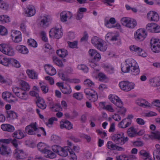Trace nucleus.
I'll return each mask as SVG.
<instances>
[{
	"mask_svg": "<svg viewBox=\"0 0 160 160\" xmlns=\"http://www.w3.org/2000/svg\"><path fill=\"white\" fill-rule=\"evenodd\" d=\"M73 97L79 100L82 99L83 98V94L81 92L74 93L73 95Z\"/></svg>",
	"mask_w": 160,
	"mask_h": 160,
	"instance_id": "61",
	"label": "nucleus"
},
{
	"mask_svg": "<svg viewBox=\"0 0 160 160\" xmlns=\"http://www.w3.org/2000/svg\"><path fill=\"white\" fill-rule=\"evenodd\" d=\"M130 18L127 17H123L121 20V22L122 24L126 27H127L128 24L130 21Z\"/></svg>",
	"mask_w": 160,
	"mask_h": 160,
	"instance_id": "54",
	"label": "nucleus"
},
{
	"mask_svg": "<svg viewBox=\"0 0 160 160\" xmlns=\"http://www.w3.org/2000/svg\"><path fill=\"white\" fill-rule=\"evenodd\" d=\"M153 154L154 160H160V150L154 151Z\"/></svg>",
	"mask_w": 160,
	"mask_h": 160,
	"instance_id": "59",
	"label": "nucleus"
},
{
	"mask_svg": "<svg viewBox=\"0 0 160 160\" xmlns=\"http://www.w3.org/2000/svg\"><path fill=\"white\" fill-rule=\"evenodd\" d=\"M0 51L3 53L9 56H13L15 54L13 48L7 44H0Z\"/></svg>",
	"mask_w": 160,
	"mask_h": 160,
	"instance_id": "4",
	"label": "nucleus"
},
{
	"mask_svg": "<svg viewBox=\"0 0 160 160\" xmlns=\"http://www.w3.org/2000/svg\"><path fill=\"white\" fill-rule=\"evenodd\" d=\"M98 77L100 81L104 82L108 79V77L103 73L99 72L98 74Z\"/></svg>",
	"mask_w": 160,
	"mask_h": 160,
	"instance_id": "55",
	"label": "nucleus"
},
{
	"mask_svg": "<svg viewBox=\"0 0 160 160\" xmlns=\"http://www.w3.org/2000/svg\"><path fill=\"white\" fill-rule=\"evenodd\" d=\"M51 109L53 111L58 112L61 111L62 108L60 103H54Z\"/></svg>",
	"mask_w": 160,
	"mask_h": 160,
	"instance_id": "51",
	"label": "nucleus"
},
{
	"mask_svg": "<svg viewBox=\"0 0 160 160\" xmlns=\"http://www.w3.org/2000/svg\"><path fill=\"white\" fill-rule=\"evenodd\" d=\"M130 21L128 24V28H133L137 25V22L134 19H131L130 18Z\"/></svg>",
	"mask_w": 160,
	"mask_h": 160,
	"instance_id": "49",
	"label": "nucleus"
},
{
	"mask_svg": "<svg viewBox=\"0 0 160 160\" xmlns=\"http://www.w3.org/2000/svg\"><path fill=\"white\" fill-rule=\"evenodd\" d=\"M109 35V34H107L106 35V38L107 39L110 38L109 40L111 41L114 44H115L116 43V44H117V42H118L120 41L119 36L117 35H114L113 36L110 37Z\"/></svg>",
	"mask_w": 160,
	"mask_h": 160,
	"instance_id": "35",
	"label": "nucleus"
},
{
	"mask_svg": "<svg viewBox=\"0 0 160 160\" xmlns=\"http://www.w3.org/2000/svg\"><path fill=\"white\" fill-rule=\"evenodd\" d=\"M61 147L56 145H53L52 146V150L54 152L58 153V154L59 153V151H60V149H61Z\"/></svg>",
	"mask_w": 160,
	"mask_h": 160,
	"instance_id": "62",
	"label": "nucleus"
},
{
	"mask_svg": "<svg viewBox=\"0 0 160 160\" xmlns=\"http://www.w3.org/2000/svg\"><path fill=\"white\" fill-rule=\"evenodd\" d=\"M25 91L21 88L16 96L22 100H26L27 98L28 95Z\"/></svg>",
	"mask_w": 160,
	"mask_h": 160,
	"instance_id": "31",
	"label": "nucleus"
},
{
	"mask_svg": "<svg viewBox=\"0 0 160 160\" xmlns=\"http://www.w3.org/2000/svg\"><path fill=\"white\" fill-rule=\"evenodd\" d=\"M151 139L160 141V132L158 131L151 132Z\"/></svg>",
	"mask_w": 160,
	"mask_h": 160,
	"instance_id": "38",
	"label": "nucleus"
},
{
	"mask_svg": "<svg viewBox=\"0 0 160 160\" xmlns=\"http://www.w3.org/2000/svg\"><path fill=\"white\" fill-rule=\"evenodd\" d=\"M10 22L9 17L6 15H0V22L2 24L8 23Z\"/></svg>",
	"mask_w": 160,
	"mask_h": 160,
	"instance_id": "43",
	"label": "nucleus"
},
{
	"mask_svg": "<svg viewBox=\"0 0 160 160\" xmlns=\"http://www.w3.org/2000/svg\"><path fill=\"white\" fill-rule=\"evenodd\" d=\"M108 98L111 102L115 104L119 108L123 106V102L120 98L117 96H113L112 95H109Z\"/></svg>",
	"mask_w": 160,
	"mask_h": 160,
	"instance_id": "14",
	"label": "nucleus"
},
{
	"mask_svg": "<svg viewBox=\"0 0 160 160\" xmlns=\"http://www.w3.org/2000/svg\"><path fill=\"white\" fill-rule=\"evenodd\" d=\"M132 60L133 59H128L125 60V63L121 64V69L122 72L125 73L130 72V68L132 66Z\"/></svg>",
	"mask_w": 160,
	"mask_h": 160,
	"instance_id": "11",
	"label": "nucleus"
},
{
	"mask_svg": "<svg viewBox=\"0 0 160 160\" xmlns=\"http://www.w3.org/2000/svg\"><path fill=\"white\" fill-rule=\"evenodd\" d=\"M132 66L130 68V73L133 76H137L139 74L140 69L138 64L134 60H132Z\"/></svg>",
	"mask_w": 160,
	"mask_h": 160,
	"instance_id": "15",
	"label": "nucleus"
},
{
	"mask_svg": "<svg viewBox=\"0 0 160 160\" xmlns=\"http://www.w3.org/2000/svg\"><path fill=\"white\" fill-rule=\"evenodd\" d=\"M62 36V30L56 27L52 28L49 32V36L51 38L59 39Z\"/></svg>",
	"mask_w": 160,
	"mask_h": 160,
	"instance_id": "10",
	"label": "nucleus"
},
{
	"mask_svg": "<svg viewBox=\"0 0 160 160\" xmlns=\"http://www.w3.org/2000/svg\"><path fill=\"white\" fill-rule=\"evenodd\" d=\"M38 150L43 153H44L48 149L47 145L42 142H39L37 146Z\"/></svg>",
	"mask_w": 160,
	"mask_h": 160,
	"instance_id": "32",
	"label": "nucleus"
},
{
	"mask_svg": "<svg viewBox=\"0 0 160 160\" xmlns=\"http://www.w3.org/2000/svg\"><path fill=\"white\" fill-rule=\"evenodd\" d=\"M28 43L29 46L34 48H36L38 46L36 42L34 39L32 38H30L28 40Z\"/></svg>",
	"mask_w": 160,
	"mask_h": 160,
	"instance_id": "52",
	"label": "nucleus"
},
{
	"mask_svg": "<svg viewBox=\"0 0 160 160\" xmlns=\"http://www.w3.org/2000/svg\"><path fill=\"white\" fill-rule=\"evenodd\" d=\"M56 53L58 56L61 58L65 57L68 55L67 51L64 49L57 50Z\"/></svg>",
	"mask_w": 160,
	"mask_h": 160,
	"instance_id": "42",
	"label": "nucleus"
},
{
	"mask_svg": "<svg viewBox=\"0 0 160 160\" xmlns=\"http://www.w3.org/2000/svg\"><path fill=\"white\" fill-rule=\"evenodd\" d=\"M60 90L62 92L65 94H69L72 92V89L69 86L61 88Z\"/></svg>",
	"mask_w": 160,
	"mask_h": 160,
	"instance_id": "48",
	"label": "nucleus"
},
{
	"mask_svg": "<svg viewBox=\"0 0 160 160\" xmlns=\"http://www.w3.org/2000/svg\"><path fill=\"white\" fill-rule=\"evenodd\" d=\"M98 61H92V60H91L89 62V65L95 70H96V67L98 66V64L97 62Z\"/></svg>",
	"mask_w": 160,
	"mask_h": 160,
	"instance_id": "60",
	"label": "nucleus"
},
{
	"mask_svg": "<svg viewBox=\"0 0 160 160\" xmlns=\"http://www.w3.org/2000/svg\"><path fill=\"white\" fill-rule=\"evenodd\" d=\"M130 50L132 51L135 52L137 53L138 55L143 57L146 56L147 54L141 48L137 46L132 45L129 47Z\"/></svg>",
	"mask_w": 160,
	"mask_h": 160,
	"instance_id": "16",
	"label": "nucleus"
},
{
	"mask_svg": "<svg viewBox=\"0 0 160 160\" xmlns=\"http://www.w3.org/2000/svg\"><path fill=\"white\" fill-rule=\"evenodd\" d=\"M140 155L142 156V158L144 160H150V157L149 153L146 151L142 150L139 152Z\"/></svg>",
	"mask_w": 160,
	"mask_h": 160,
	"instance_id": "44",
	"label": "nucleus"
},
{
	"mask_svg": "<svg viewBox=\"0 0 160 160\" xmlns=\"http://www.w3.org/2000/svg\"><path fill=\"white\" fill-rule=\"evenodd\" d=\"M151 85L154 87L160 85V77H156L151 80Z\"/></svg>",
	"mask_w": 160,
	"mask_h": 160,
	"instance_id": "36",
	"label": "nucleus"
},
{
	"mask_svg": "<svg viewBox=\"0 0 160 160\" xmlns=\"http://www.w3.org/2000/svg\"><path fill=\"white\" fill-rule=\"evenodd\" d=\"M151 32L158 33L160 32V26L154 23H151Z\"/></svg>",
	"mask_w": 160,
	"mask_h": 160,
	"instance_id": "33",
	"label": "nucleus"
},
{
	"mask_svg": "<svg viewBox=\"0 0 160 160\" xmlns=\"http://www.w3.org/2000/svg\"><path fill=\"white\" fill-rule=\"evenodd\" d=\"M26 73L29 78L32 79L38 78V75L34 71L28 69L26 71Z\"/></svg>",
	"mask_w": 160,
	"mask_h": 160,
	"instance_id": "40",
	"label": "nucleus"
},
{
	"mask_svg": "<svg viewBox=\"0 0 160 160\" xmlns=\"http://www.w3.org/2000/svg\"><path fill=\"white\" fill-rule=\"evenodd\" d=\"M12 136L13 137L18 139H21L24 137L23 132L19 129L15 131L12 134Z\"/></svg>",
	"mask_w": 160,
	"mask_h": 160,
	"instance_id": "28",
	"label": "nucleus"
},
{
	"mask_svg": "<svg viewBox=\"0 0 160 160\" xmlns=\"http://www.w3.org/2000/svg\"><path fill=\"white\" fill-rule=\"evenodd\" d=\"M50 19L49 16L47 15L43 16L41 18V19L39 23L41 27L43 28H45L49 26V22Z\"/></svg>",
	"mask_w": 160,
	"mask_h": 160,
	"instance_id": "21",
	"label": "nucleus"
},
{
	"mask_svg": "<svg viewBox=\"0 0 160 160\" xmlns=\"http://www.w3.org/2000/svg\"><path fill=\"white\" fill-rule=\"evenodd\" d=\"M0 128L3 131L9 132H12L15 130V128L13 125L8 123L2 124L1 125Z\"/></svg>",
	"mask_w": 160,
	"mask_h": 160,
	"instance_id": "22",
	"label": "nucleus"
},
{
	"mask_svg": "<svg viewBox=\"0 0 160 160\" xmlns=\"http://www.w3.org/2000/svg\"><path fill=\"white\" fill-rule=\"evenodd\" d=\"M6 117L7 118L14 119L17 118V114L12 111H7L6 112Z\"/></svg>",
	"mask_w": 160,
	"mask_h": 160,
	"instance_id": "39",
	"label": "nucleus"
},
{
	"mask_svg": "<svg viewBox=\"0 0 160 160\" xmlns=\"http://www.w3.org/2000/svg\"><path fill=\"white\" fill-rule=\"evenodd\" d=\"M41 89L44 93H46L48 92V88L47 85L42 84L41 82L39 83Z\"/></svg>",
	"mask_w": 160,
	"mask_h": 160,
	"instance_id": "56",
	"label": "nucleus"
},
{
	"mask_svg": "<svg viewBox=\"0 0 160 160\" xmlns=\"http://www.w3.org/2000/svg\"><path fill=\"white\" fill-rule=\"evenodd\" d=\"M9 60L7 58H4L3 56L0 55V63L2 65L7 66L9 65Z\"/></svg>",
	"mask_w": 160,
	"mask_h": 160,
	"instance_id": "46",
	"label": "nucleus"
},
{
	"mask_svg": "<svg viewBox=\"0 0 160 160\" xmlns=\"http://www.w3.org/2000/svg\"><path fill=\"white\" fill-rule=\"evenodd\" d=\"M141 131L137 132L134 127H131L129 128L127 131L128 136L131 138L135 137L137 135H141Z\"/></svg>",
	"mask_w": 160,
	"mask_h": 160,
	"instance_id": "23",
	"label": "nucleus"
},
{
	"mask_svg": "<svg viewBox=\"0 0 160 160\" xmlns=\"http://www.w3.org/2000/svg\"><path fill=\"white\" fill-rule=\"evenodd\" d=\"M133 116L132 115H128L127 118L123 119V121L120 123V124H122L123 123V122H127L126 127H129L131 124L132 122V119L133 118Z\"/></svg>",
	"mask_w": 160,
	"mask_h": 160,
	"instance_id": "41",
	"label": "nucleus"
},
{
	"mask_svg": "<svg viewBox=\"0 0 160 160\" xmlns=\"http://www.w3.org/2000/svg\"><path fill=\"white\" fill-rule=\"evenodd\" d=\"M88 53L90 56L92 58L91 60H92V61H99L100 60L101 55L96 50L90 49L88 51Z\"/></svg>",
	"mask_w": 160,
	"mask_h": 160,
	"instance_id": "19",
	"label": "nucleus"
},
{
	"mask_svg": "<svg viewBox=\"0 0 160 160\" xmlns=\"http://www.w3.org/2000/svg\"><path fill=\"white\" fill-rule=\"evenodd\" d=\"M102 52L106 50L108 48L107 43L100 38L98 42L94 46Z\"/></svg>",
	"mask_w": 160,
	"mask_h": 160,
	"instance_id": "18",
	"label": "nucleus"
},
{
	"mask_svg": "<svg viewBox=\"0 0 160 160\" xmlns=\"http://www.w3.org/2000/svg\"><path fill=\"white\" fill-rule=\"evenodd\" d=\"M104 68L108 74H111L114 73V69L112 66L109 65H105Z\"/></svg>",
	"mask_w": 160,
	"mask_h": 160,
	"instance_id": "50",
	"label": "nucleus"
},
{
	"mask_svg": "<svg viewBox=\"0 0 160 160\" xmlns=\"http://www.w3.org/2000/svg\"><path fill=\"white\" fill-rule=\"evenodd\" d=\"M45 69L46 72L50 76L54 75L56 73V69L49 64H46L45 65Z\"/></svg>",
	"mask_w": 160,
	"mask_h": 160,
	"instance_id": "26",
	"label": "nucleus"
},
{
	"mask_svg": "<svg viewBox=\"0 0 160 160\" xmlns=\"http://www.w3.org/2000/svg\"><path fill=\"white\" fill-rule=\"evenodd\" d=\"M8 32L6 28L4 26L0 25V34L2 35H5L7 34Z\"/></svg>",
	"mask_w": 160,
	"mask_h": 160,
	"instance_id": "63",
	"label": "nucleus"
},
{
	"mask_svg": "<svg viewBox=\"0 0 160 160\" xmlns=\"http://www.w3.org/2000/svg\"><path fill=\"white\" fill-rule=\"evenodd\" d=\"M100 40V38L97 36H94L91 39V42L95 46Z\"/></svg>",
	"mask_w": 160,
	"mask_h": 160,
	"instance_id": "64",
	"label": "nucleus"
},
{
	"mask_svg": "<svg viewBox=\"0 0 160 160\" xmlns=\"http://www.w3.org/2000/svg\"><path fill=\"white\" fill-rule=\"evenodd\" d=\"M68 152H69L70 154L71 155V157L73 160H75L76 159L74 152H72V150L69 147H65L64 148H62L61 147V149L59 151L58 155L62 157H65L67 156L68 154Z\"/></svg>",
	"mask_w": 160,
	"mask_h": 160,
	"instance_id": "9",
	"label": "nucleus"
},
{
	"mask_svg": "<svg viewBox=\"0 0 160 160\" xmlns=\"http://www.w3.org/2000/svg\"><path fill=\"white\" fill-rule=\"evenodd\" d=\"M112 140L115 143L118 145L122 146L127 143L129 138L127 137H125L123 132H120L113 134L111 137Z\"/></svg>",
	"mask_w": 160,
	"mask_h": 160,
	"instance_id": "1",
	"label": "nucleus"
},
{
	"mask_svg": "<svg viewBox=\"0 0 160 160\" xmlns=\"http://www.w3.org/2000/svg\"><path fill=\"white\" fill-rule=\"evenodd\" d=\"M72 14L70 12L64 11L60 14L61 21L62 22H66L67 19H70L72 17Z\"/></svg>",
	"mask_w": 160,
	"mask_h": 160,
	"instance_id": "17",
	"label": "nucleus"
},
{
	"mask_svg": "<svg viewBox=\"0 0 160 160\" xmlns=\"http://www.w3.org/2000/svg\"><path fill=\"white\" fill-rule=\"evenodd\" d=\"M116 23V20L114 18H111L109 20H105V25L107 27L111 28H113L115 27L114 26H113L111 24H110V23L111 24H114Z\"/></svg>",
	"mask_w": 160,
	"mask_h": 160,
	"instance_id": "34",
	"label": "nucleus"
},
{
	"mask_svg": "<svg viewBox=\"0 0 160 160\" xmlns=\"http://www.w3.org/2000/svg\"><path fill=\"white\" fill-rule=\"evenodd\" d=\"M19 83L21 87V89L25 91L29 90L30 86L28 83L25 81L21 80L19 81Z\"/></svg>",
	"mask_w": 160,
	"mask_h": 160,
	"instance_id": "37",
	"label": "nucleus"
},
{
	"mask_svg": "<svg viewBox=\"0 0 160 160\" xmlns=\"http://www.w3.org/2000/svg\"><path fill=\"white\" fill-rule=\"evenodd\" d=\"M147 32L144 29L139 28L135 32L134 36L137 41H142L147 37Z\"/></svg>",
	"mask_w": 160,
	"mask_h": 160,
	"instance_id": "6",
	"label": "nucleus"
},
{
	"mask_svg": "<svg viewBox=\"0 0 160 160\" xmlns=\"http://www.w3.org/2000/svg\"><path fill=\"white\" fill-rule=\"evenodd\" d=\"M51 139L53 142L59 144L61 142L60 137L56 135H52L51 137Z\"/></svg>",
	"mask_w": 160,
	"mask_h": 160,
	"instance_id": "57",
	"label": "nucleus"
},
{
	"mask_svg": "<svg viewBox=\"0 0 160 160\" xmlns=\"http://www.w3.org/2000/svg\"><path fill=\"white\" fill-rule=\"evenodd\" d=\"M36 104L38 108L42 110L45 109L47 107V105L44 100L40 98H39L36 101Z\"/></svg>",
	"mask_w": 160,
	"mask_h": 160,
	"instance_id": "25",
	"label": "nucleus"
},
{
	"mask_svg": "<svg viewBox=\"0 0 160 160\" xmlns=\"http://www.w3.org/2000/svg\"><path fill=\"white\" fill-rule=\"evenodd\" d=\"M151 48L153 52L158 53L160 52V40L152 38L151 39Z\"/></svg>",
	"mask_w": 160,
	"mask_h": 160,
	"instance_id": "12",
	"label": "nucleus"
},
{
	"mask_svg": "<svg viewBox=\"0 0 160 160\" xmlns=\"http://www.w3.org/2000/svg\"><path fill=\"white\" fill-rule=\"evenodd\" d=\"M14 156L16 158L20 159H23L26 157L23 150L19 148L15 149Z\"/></svg>",
	"mask_w": 160,
	"mask_h": 160,
	"instance_id": "20",
	"label": "nucleus"
},
{
	"mask_svg": "<svg viewBox=\"0 0 160 160\" xmlns=\"http://www.w3.org/2000/svg\"><path fill=\"white\" fill-rule=\"evenodd\" d=\"M36 13V10L35 7L30 5L27 6L25 11V14L27 16L31 17L35 15Z\"/></svg>",
	"mask_w": 160,
	"mask_h": 160,
	"instance_id": "24",
	"label": "nucleus"
},
{
	"mask_svg": "<svg viewBox=\"0 0 160 160\" xmlns=\"http://www.w3.org/2000/svg\"><path fill=\"white\" fill-rule=\"evenodd\" d=\"M60 128L61 129L66 128L69 130L72 128V125L68 120H62L60 122Z\"/></svg>",
	"mask_w": 160,
	"mask_h": 160,
	"instance_id": "27",
	"label": "nucleus"
},
{
	"mask_svg": "<svg viewBox=\"0 0 160 160\" xmlns=\"http://www.w3.org/2000/svg\"><path fill=\"white\" fill-rule=\"evenodd\" d=\"M45 156L47 158L52 159L56 157V154L55 153L52 152L51 151L48 149L45 152Z\"/></svg>",
	"mask_w": 160,
	"mask_h": 160,
	"instance_id": "45",
	"label": "nucleus"
},
{
	"mask_svg": "<svg viewBox=\"0 0 160 160\" xmlns=\"http://www.w3.org/2000/svg\"><path fill=\"white\" fill-rule=\"evenodd\" d=\"M152 17H151V21L157 22L159 19V17L158 13L155 11H151V14Z\"/></svg>",
	"mask_w": 160,
	"mask_h": 160,
	"instance_id": "47",
	"label": "nucleus"
},
{
	"mask_svg": "<svg viewBox=\"0 0 160 160\" xmlns=\"http://www.w3.org/2000/svg\"><path fill=\"white\" fill-rule=\"evenodd\" d=\"M2 95L3 99L9 103L14 102L16 100L15 97L9 92H3Z\"/></svg>",
	"mask_w": 160,
	"mask_h": 160,
	"instance_id": "13",
	"label": "nucleus"
},
{
	"mask_svg": "<svg viewBox=\"0 0 160 160\" xmlns=\"http://www.w3.org/2000/svg\"><path fill=\"white\" fill-rule=\"evenodd\" d=\"M137 104L139 106L144 108H148L150 107V103L145 99H140L137 101Z\"/></svg>",
	"mask_w": 160,
	"mask_h": 160,
	"instance_id": "29",
	"label": "nucleus"
},
{
	"mask_svg": "<svg viewBox=\"0 0 160 160\" xmlns=\"http://www.w3.org/2000/svg\"><path fill=\"white\" fill-rule=\"evenodd\" d=\"M39 129H41L43 135H46V133L44 128L43 127H40L37 128V127L36 122L32 123L30 125H28L25 128V131L27 133L30 135L35 134V133L34 131L39 132Z\"/></svg>",
	"mask_w": 160,
	"mask_h": 160,
	"instance_id": "3",
	"label": "nucleus"
},
{
	"mask_svg": "<svg viewBox=\"0 0 160 160\" xmlns=\"http://www.w3.org/2000/svg\"><path fill=\"white\" fill-rule=\"evenodd\" d=\"M77 68L78 69L82 70L84 73H87L88 72V67L84 64L79 65H78Z\"/></svg>",
	"mask_w": 160,
	"mask_h": 160,
	"instance_id": "53",
	"label": "nucleus"
},
{
	"mask_svg": "<svg viewBox=\"0 0 160 160\" xmlns=\"http://www.w3.org/2000/svg\"><path fill=\"white\" fill-rule=\"evenodd\" d=\"M84 92L87 98L91 102H94L98 100V95L94 90L87 88L84 90Z\"/></svg>",
	"mask_w": 160,
	"mask_h": 160,
	"instance_id": "8",
	"label": "nucleus"
},
{
	"mask_svg": "<svg viewBox=\"0 0 160 160\" xmlns=\"http://www.w3.org/2000/svg\"><path fill=\"white\" fill-rule=\"evenodd\" d=\"M11 139H1L0 140V154L8 156L11 153L10 148L7 147L6 144L9 143Z\"/></svg>",
	"mask_w": 160,
	"mask_h": 160,
	"instance_id": "2",
	"label": "nucleus"
},
{
	"mask_svg": "<svg viewBox=\"0 0 160 160\" xmlns=\"http://www.w3.org/2000/svg\"><path fill=\"white\" fill-rule=\"evenodd\" d=\"M84 83L85 85L88 87H93L95 86L94 83L89 79L85 80L84 82Z\"/></svg>",
	"mask_w": 160,
	"mask_h": 160,
	"instance_id": "58",
	"label": "nucleus"
},
{
	"mask_svg": "<svg viewBox=\"0 0 160 160\" xmlns=\"http://www.w3.org/2000/svg\"><path fill=\"white\" fill-rule=\"evenodd\" d=\"M16 49L19 52L23 54H27L28 52V49L25 46L18 45L16 46Z\"/></svg>",
	"mask_w": 160,
	"mask_h": 160,
	"instance_id": "30",
	"label": "nucleus"
},
{
	"mask_svg": "<svg viewBox=\"0 0 160 160\" xmlns=\"http://www.w3.org/2000/svg\"><path fill=\"white\" fill-rule=\"evenodd\" d=\"M119 86L122 90L125 92H128L134 88L135 84L133 82L126 81L120 82Z\"/></svg>",
	"mask_w": 160,
	"mask_h": 160,
	"instance_id": "7",
	"label": "nucleus"
},
{
	"mask_svg": "<svg viewBox=\"0 0 160 160\" xmlns=\"http://www.w3.org/2000/svg\"><path fill=\"white\" fill-rule=\"evenodd\" d=\"M0 51L3 53L9 56H13L15 54L13 48L7 44H0Z\"/></svg>",
	"mask_w": 160,
	"mask_h": 160,
	"instance_id": "5",
	"label": "nucleus"
}]
</instances>
